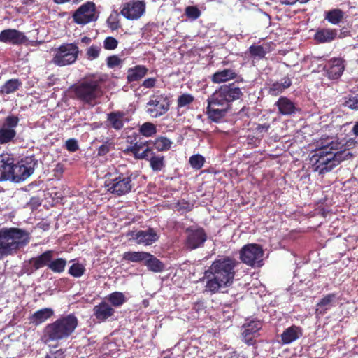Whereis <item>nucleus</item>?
Here are the masks:
<instances>
[{
    "label": "nucleus",
    "instance_id": "f704fd0d",
    "mask_svg": "<svg viewBox=\"0 0 358 358\" xmlns=\"http://www.w3.org/2000/svg\"><path fill=\"white\" fill-rule=\"evenodd\" d=\"M145 265L148 270L155 273H159L164 271V264L159 259L150 253V256L145 260Z\"/></svg>",
    "mask_w": 358,
    "mask_h": 358
},
{
    "label": "nucleus",
    "instance_id": "4d7b16f0",
    "mask_svg": "<svg viewBox=\"0 0 358 358\" xmlns=\"http://www.w3.org/2000/svg\"><path fill=\"white\" fill-rule=\"evenodd\" d=\"M157 82V79L155 78H149L145 79L143 83L142 86L145 88H152L155 86Z\"/></svg>",
    "mask_w": 358,
    "mask_h": 358
},
{
    "label": "nucleus",
    "instance_id": "5fc2aeb1",
    "mask_svg": "<svg viewBox=\"0 0 358 358\" xmlns=\"http://www.w3.org/2000/svg\"><path fill=\"white\" fill-rule=\"evenodd\" d=\"M65 148L68 151L75 152L79 149L78 141L74 138H69L65 142Z\"/></svg>",
    "mask_w": 358,
    "mask_h": 358
},
{
    "label": "nucleus",
    "instance_id": "c85d7f7f",
    "mask_svg": "<svg viewBox=\"0 0 358 358\" xmlns=\"http://www.w3.org/2000/svg\"><path fill=\"white\" fill-rule=\"evenodd\" d=\"M303 334L302 328L299 326L292 325L287 328L281 334V341L283 344H289Z\"/></svg>",
    "mask_w": 358,
    "mask_h": 358
},
{
    "label": "nucleus",
    "instance_id": "f03ea898",
    "mask_svg": "<svg viewBox=\"0 0 358 358\" xmlns=\"http://www.w3.org/2000/svg\"><path fill=\"white\" fill-rule=\"evenodd\" d=\"M239 265L240 262L230 256H222L215 259L204 272L206 291L215 294L223 292L222 289L231 287Z\"/></svg>",
    "mask_w": 358,
    "mask_h": 358
},
{
    "label": "nucleus",
    "instance_id": "423d86ee",
    "mask_svg": "<svg viewBox=\"0 0 358 358\" xmlns=\"http://www.w3.org/2000/svg\"><path fill=\"white\" fill-rule=\"evenodd\" d=\"M137 177L138 175L131 171H127L125 173H110L108 178L105 180V187L111 194L121 196L131 192L134 187V180Z\"/></svg>",
    "mask_w": 358,
    "mask_h": 358
},
{
    "label": "nucleus",
    "instance_id": "7ed1b4c3",
    "mask_svg": "<svg viewBox=\"0 0 358 358\" xmlns=\"http://www.w3.org/2000/svg\"><path fill=\"white\" fill-rule=\"evenodd\" d=\"M243 95L241 89L234 83L220 85L207 99L206 113L208 119L214 122H220L231 108V103Z\"/></svg>",
    "mask_w": 358,
    "mask_h": 358
},
{
    "label": "nucleus",
    "instance_id": "6e6552de",
    "mask_svg": "<svg viewBox=\"0 0 358 358\" xmlns=\"http://www.w3.org/2000/svg\"><path fill=\"white\" fill-rule=\"evenodd\" d=\"M171 106L169 96L166 94H155L150 97L145 105L146 113L152 118L159 117L166 114Z\"/></svg>",
    "mask_w": 358,
    "mask_h": 358
},
{
    "label": "nucleus",
    "instance_id": "2eb2a0df",
    "mask_svg": "<svg viewBox=\"0 0 358 358\" xmlns=\"http://www.w3.org/2000/svg\"><path fill=\"white\" fill-rule=\"evenodd\" d=\"M187 234L185 246L189 250H195L202 247L207 240V234L202 227L193 228L189 227L186 229Z\"/></svg>",
    "mask_w": 358,
    "mask_h": 358
},
{
    "label": "nucleus",
    "instance_id": "473e14b6",
    "mask_svg": "<svg viewBox=\"0 0 358 358\" xmlns=\"http://www.w3.org/2000/svg\"><path fill=\"white\" fill-rule=\"evenodd\" d=\"M336 298V294L332 293L324 296L316 305L315 313L317 315H324L326 311L331 306L332 303Z\"/></svg>",
    "mask_w": 358,
    "mask_h": 358
},
{
    "label": "nucleus",
    "instance_id": "ddd939ff",
    "mask_svg": "<svg viewBox=\"0 0 358 358\" xmlns=\"http://www.w3.org/2000/svg\"><path fill=\"white\" fill-rule=\"evenodd\" d=\"M145 9L143 0H130L122 4L120 14L128 20H138L145 14Z\"/></svg>",
    "mask_w": 358,
    "mask_h": 358
},
{
    "label": "nucleus",
    "instance_id": "de8ad7c7",
    "mask_svg": "<svg viewBox=\"0 0 358 358\" xmlns=\"http://www.w3.org/2000/svg\"><path fill=\"white\" fill-rule=\"evenodd\" d=\"M85 271V267L80 264H73L70 266L69 269V273L75 278H79L82 276Z\"/></svg>",
    "mask_w": 358,
    "mask_h": 358
},
{
    "label": "nucleus",
    "instance_id": "774afa93",
    "mask_svg": "<svg viewBox=\"0 0 358 358\" xmlns=\"http://www.w3.org/2000/svg\"><path fill=\"white\" fill-rule=\"evenodd\" d=\"M282 1L283 3H285L286 5H290L291 0H282Z\"/></svg>",
    "mask_w": 358,
    "mask_h": 358
},
{
    "label": "nucleus",
    "instance_id": "680f3d73",
    "mask_svg": "<svg viewBox=\"0 0 358 358\" xmlns=\"http://www.w3.org/2000/svg\"><path fill=\"white\" fill-rule=\"evenodd\" d=\"M203 302L200 301H197L194 303L193 308L195 309L196 311H199L201 309H203L204 307Z\"/></svg>",
    "mask_w": 358,
    "mask_h": 358
},
{
    "label": "nucleus",
    "instance_id": "f3484780",
    "mask_svg": "<svg viewBox=\"0 0 358 358\" xmlns=\"http://www.w3.org/2000/svg\"><path fill=\"white\" fill-rule=\"evenodd\" d=\"M28 41L24 33L15 29H7L0 32V42L19 45Z\"/></svg>",
    "mask_w": 358,
    "mask_h": 358
},
{
    "label": "nucleus",
    "instance_id": "39448f33",
    "mask_svg": "<svg viewBox=\"0 0 358 358\" xmlns=\"http://www.w3.org/2000/svg\"><path fill=\"white\" fill-rule=\"evenodd\" d=\"M78 325V320L74 314H68L47 324L43 329L46 342L58 341L68 338Z\"/></svg>",
    "mask_w": 358,
    "mask_h": 358
},
{
    "label": "nucleus",
    "instance_id": "603ef678",
    "mask_svg": "<svg viewBox=\"0 0 358 358\" xmlns=\"http://www.w3.org/2000/svg\"><path fill=\"white\" fill-rule=\"evenodd\" d=\"M106 62L107 66L109 68L113 69L120 66L122 64V61L118 56L112 55L107 57Z\"/></svg>",
    "mask_w": 358,
    "mask_h": 358
},
{
    "label": "nucleus",
    "instance_id": "052dcab7",
    "mask_svg": "<svg viewBox=\"0 0 358 358\" xmlns=\"http://www.w3.org/2000/svg\"><path fill=\"white\" fill-rule=\"evenodd\" d=\"M65 352L66 350L61 348L56 351L51 352V353L53 355V358H64Z\"/></svg>",
    "mask_w": 358,
    "mask_h": 358
},
{
    "label": "nucleus",
    "instance_id": "f8f14e48",
    "mask_svg": "<svg viewBox=\"0 0 358 358\" xmlns=\"http://www.w3.org/2000/svg\"><path fill=\"white\" fill-rule=\"evenodd\" d=\"M73 22L77 24L85 25L98 19L95 3L87 1L82 4L72 15Z\"/></svg>",
    "mask_w": 358,
    "mask_h": 358
},
{
    "label": "nucleus",
    "instance_id": "1a4fd4ad",
    "mask_svg": "<svg viewBox=\"0 0 358 358\" xmlns=\"http://www.w3.org/2000/svg\"><path fill=\"white\" fill-rule=\"evenodd\" d=\"M240 259L248 266H261L263 261L262 247L256 243L245 245L240 250Z\"/></svg>",
    "mask_w": 358,
    "mask_h": 358
},
{
    "label": "nucleus",
    "instance_id": "864d4df0",
    "mask_svg": "<svg viewBox=\"0 0 358 358\" xmlns=\"http://www.w3.org/2000/svg\"><path fill=\"white\" fill-rule=\"evenodd\" d=\"M100 51L101 48L99 47L96 45L90 46L87 51V55L88 59L92 60L95 59L99 57Z\"/></svg>",
    "mask_w": 358,
    "mask_h": 358
},
{
    "label": "nucleus",
    "instance_id": "a19ab883",
    "mask_svg": "<svg viewBox=\"0 0 358 358\" xmlns=\"http://www.w3.org/2000/svg\"><path fill=\"white\" fill-rule=\"evenodd\" d=\"M107 299L110 303V306L114 307H120L127 301L125 296L120 292L110 294Z\"/></svg>",
    "mask_w": 358,
    "mask_h": 358
},
{
    "label": "nucleus",
    "instance_id": "bb28decb",
    "mask_svg": "<svg viewBox=\"0 0 358 358\" xmlns=\"http://www.w3.org/2000/svg\"><path fill=\"white\" fill-rule=\"evenodd\" d=\"M238 73L233 69H225L215 72L210 76V80L213 83H222L236 78Z\"/></svg>",
    "mask_w": 358,
    "mask_h": 358
},
{
    "label": "nucleus",
    "instance_id": "37998d69",
    "mask_svg": "<svg viewBox=\"0 0 358 358\" xmlns=\"http://www.w3.org/2000/svg\"><path fill=\"white\" fill-rule=\"evenodd\" d=\"M108 27L112 31H116L121 27L119 13H113L107 19Z\"/></svg>",
    "mask_w": 358,
    "mask_h": 358
},
{
    "label": "nucleus",
    "instance_id": "aec40b11",
    "mask_svg": "<svg viewBox=\"0 0 358 358\" xmlns=\"http://www.w3.org/2000/svg\"><path fill=\"white\" fill-rule=\"evenodd\" d=\"M132 238L136 240L138 244L150 245L155 243L159 239V235L153 228L149 227L146 230H139L137 232H131L129 234Z\"/></svg>",
    "mask_w": 358,
    "mask_h": 358
},
{
    "label": "nucleus",
    "instance_id": "338daca9",
    "mask_svg": "<svg viewBox=\"0 0 358 358\" xmlns=\"http://www.w3.org/2000/svg\"><path fill=\"white\" fill-rule=\"evenodd\" d=\"M33 3V0H25L24 3L27 4V5H29L31 3Z\"/></svg>",
    "mask_w": 358,
    "mask_h": 358
},
{
    "label": "nucleus",
    "instance_id": "72a5a7b5",
    "mask_svg": "<svg viewBox=\"0 0 358 358\" xmlns=\"http://www.w3.org/2000/svg\"><path fill=\"white\" fill-rule=\"evenodd\" d=\"M324 20L334 25L338 24L344 18V12L339 8H334L324 13Z\"/></svg>",
    "mask_w": 358,
    "mask_h": 358
},
{
    "label": "nucleus",
    "instance_id": "2f4dec72",
    "mask_svg": "<svg viewBox=\"0 0 358 358\" xmlns=\"http://www.w3.org/2000/svg\"><path fill=\"white\" fill-rule=\"evenodd\" d=\"M54 252L51 250H48L41 255L32 257V262L35 268L40 269L43 267L46 266L48 268L50 261L53 257Z\"/></svg>",
    "mask_w": 358,
    "mask_h": 358
},
{
    "label": "nucleus",
    "instance_id": "a211bd4d",
    "mask_svg": "<svg viewBox=\"0 0 358 358\" xmlns=\"http://www.w3.org/2000/svg\"><path fill=\"white\" fill-rule=\"evenodd\" d=\"M262 324L259 320H251L243 325L242 333L243 341L248 345H254L256 343L255 338L259 336V331Z\"/></svg>",
    "mask_w": 358,
    "mask_h": 358
},
{
    "label": "nucleus",
    "instance_id": "0e129e2a",
    "mask_svg": "<svg viewBox=\"0 0 358 358\" xmlns=\"http://www.w3.org/2000/svg\"><path fill=\"white\" fill-rule=\"evenodd\" d=\"M310 0H291L290 5L295 4L297 1H299L300 3H306Z\"/></svg>",
    "mask_w": 358,
    "mask_h": 358
},
{
    "label": "nucleus",
    "instance_id": "3c124183",
    "mask_svg": "<svg viewBox=\"0 0 358 358\" xmlns=\"http://www.w3.org/2000/svg\"><path fill=\"white\" fill-rule=\"evenodd\" d=\"M37 270H38V269L35 268L34 266V264H33L31 258L29 261L24 262L22 267V271L28 275L33 274Z\"/></svg>",
    "mask_w": 358,
    "mask_h": 358
},
{
    "label": "nucleus",
    "instance_id": "9b49d317",
    "mask_svg": "<svg viewBox=\"0 0 358 358\" xmlns=\"http://www.w3.org/2000/svg\"><path fill=\"white\" fill-rule=\"evenodd\" d=\"M35 164L34 160L29 157L22 159L17 164L13 162L9 180L19 182L26 180L34 173Z\"/></svg>",
    "mask_w": 358,
    "mask_h": 358
},
{
    "label": "nucleus",
    "instance_id": "58836bf2",
    "mask_svg": "<svg viewBox=\"0 0 358 358\" xmlns=\"http://www.w3.org/2000/svg\"><path fill=\"white\" fill-rule=\"evenodd\" d=\"M67 261L64 258L51 259L49 263L48 269L55 273H62L66 268Z\"/></svg>",
    "mask_w": 358,
    "mask_h": 358
},
{
    "label": "nucleus",
    "instance_id": "13d9d810",
    "mask_svg": "<svg viewBox=\"0 0 358 358\" xmlns=\"http://www.w3.org/2000/svg\"><path fill=\"white\" fill-rule=\"evenodd\" d=\"M270 128V124L268 123H265L263 124H257V126L255 128L256 132L258 134H264L265 133H267Z\"/></svg>",
    "mask_w": 358,
    "mask_h": 358
},
{
    "label": "nucleus",
    "instance_id": "bf43d9fd",
    "mask_svg": "<svg viewBox=\"0 0 358 358\" xmlns=\"http://www.w3.org/2000/svg\"><path fill=\"white\" fill-rule=\"evenodd\" d=\"M224 358H248V357L243 354H241L237 351H233L227 353Z\"/></svg>",
    "mask_w": 358,
    "mask_h": 358
},
{
    "label": "nucleus",
    "instance_id": "c03bdc74",
    "mask_svg": "<svg viewBox=\"0 0 358 358\" xmlns=\"http://www.w3.org/2000/svg\"><path fill=\"white\" fill-rule=\"evenodd\" d=\"M189 163L193 169L199 170L205 163V158L199 154L193 155L189 157Z\"/></svg>",
    "mask_w": 358,
    "mask_h": 358
},
{
    "label": "nucleus",
    "instance_id": "49530a36",
    "mask_svg": "<svg viewBox=\"0 0 358 358\" xmlns=\"http://www.w3.org/2000/svg\"><path fill=\"white\" fill-rule=\"evenodd\" d=\"M185 15L190 20H195L201 16L200 10L194 6H189L185 8Z\"/></svg>",
    "mask_w": 358,
    "mask_h": 358
},
{
    "label": "nucleus",
    "instance_id": "4be33fe9",
    "mask_svg": "<svg viewBox=\"0 0 358 358\" xmlns=\"http://www.w3.org/2000/svg\"><path fill=\"white\" fill-rule=\"evenodd\" d=\"M338 37V31L336 29L320 27L315 31L313 36L314 41L318 44L329 43Z\"/></svg>",
    "mask_w": 358,
    "mask_h": 358
},
{
    "label": "nucleus",
    "instance_id": "a878e982",
    "mask_svg": "<svg viewBox=\"0 0 358 358\" xmlns=\"http://www.w3.org/2000/svg\"><path fill=\"white\" fill-rule=\"evenodd\" d=\"M14 159L8 154L0 155V181L10 180Z\"/></svg>",
    "mask_w": 358,
    "mask_h": 358
},
{
    "label": "nucleus",
    "instance_id": "412c9836",
    "mask_svg": "<svg viewBox=\"0 0 358 358\" xmlns=\"http://www.w3.org/2000/svg\"><path fill=\"white\" fill-rule=\"evenodd\" d=\"M125 122H128L129 119L126 117V113L124 111L116 110L107 114L108 127L120 131L123 129Z\"/></svg>",
    "mask_w": 358,
    "mask_h": 358
},
{
    "label": "nucleus",
    "instance_id": "dca6fc26",
    "mask_svg": "<svg viewBox=\"0 0 358 358\" xmlns=\"http://www.w3.org/2000/svg\"><path fill=\"white\" fill-rule=\"evenodd\" d=\"M345 61L342 58H331L324 66L327 77L330 80H338L345 70Z\"/></svg>",
    "mask_w": 358,
    "mask_h": 358
},
{
    "label": "nucleus",
    "instance_id": "4468645a",
    "mask_svg": "<svg viewBox=\"0 0 358 358\" xmlns=\"http://www.w3.org/2000/svg\"><path fill=\"white\" fill-rule=\"evenodd\" d=\"M17 116L10 115L7 116L0 127V144H6L13 141L17 132L15 128L19 124Z\"/></svg>",
    "mask_w": 358,
    "mask_h": 358
},
{
    "label": "nucleus",
    "instance_id": "7c9ffc66",
    "mask_svg": "<svg viewBox=\"0 0 358 358\" xmlns=\"http://www.w3.org/2000/svg\"><path fill=\"white\" fill-rule=\"evenodd\" d=\"M148 69L143 65H136L127 71V80L128 83L137 82L148 73Z\"/></svg>",
    "mask_w": 358,
    "mask_h": 358
},
{
    "label": "nucleus",
    "instance_id": "79ce46f5",
    "mask_svg": "<svg viewBox=\"0 0 358 358\" xmlns=\"http://www.w3.org/2000/svg\"><path fill=\"white\" fill-rule=\"evenodd\" d=\"M140 134L145 137H151L156 134L157 130L155 124L146 122L140 126L138 129Z\"/></svg>",
    "mask_w": 358,
    "mask_h": 358
},
{
    "label": "nucleus",
    "instance_id": "6ab92c4d",
    "mask_svg": "<svg viewBox=\"0 0 358 358\" xmlns=\"http://www.w3.org/2000/svg\"><path fill=\"white\" fill-rule=\"evenodd\" d=\"M131 145L128 146L125 150V153H131L136 159H148V155L151 152L152 147H150V141L130 142Z\"/></svg>",
    "mask_w": 358,
    "mask_h": 358
},
{
    "label": "nucleus",
    "instance_id": "cd10ccee",
    "mask_svg": "<svg viewBox=\"0 0 358 358\" xmlns=\"http://www.w3.org/2000/svg\"><path fill=\"white\" fill-rule=\"evenodd\" d=\"M53 315L54 310L51 308H45L34 313L29 316V320L31 324L38 326L50 319Z\"/></svg>",
    "mask_w": 358,
    "mask_h": 358
},
{
    "label": "nucleus",
    "instance_id": "c756f323",
    "mask_svg": "<svg viewBox=\"0 0 358 358\" xmlns=\"http://www.w3.org/2000/svg\"><path fill=\"white\" fill-rule=\"evenodd\" d=\"M150 162L151 169L155 172H159L164 169L165 167V157L160 154H156L153 148H151V152L148 155V159H145Z\"/></svg>",
    "mask_w": 358,
    "mask_h": 358
},
{
    "label": "nucleus",
    "instance_id": "5701e85b",
    "mask_svg": "<svg viewBox=\"0 0 358 358\" xmlns=\"http://www.w3.org/2000/svg\"><path fill=\"white\" fill-rule=\"evenodd\" d=\"M115 313V309L106 301H101L93 308V315L99 322H105L113 316Z\"/></svg>",
    "mask_w": 358,
    "mask_h": 358
},
{
    "label": "nucleus",
    "instance_id": "09e8293b",
    "mask_svg": "<svg viewBox=\"0 0 358 358\" xmlns=\"http://www.w3.org/2000/svg\"><path fill=\"white\" fill-rule=\"evenodd\" d=\"M344 105L351 110H358V94L355 96H350L345 100Z\"/></svg>",
    "mask_w": 358,
    "mask_h": 358
},
{
    "label": "nucleus",
    "instance_id": "e433bc0d",
    "mask_svg": "<svg viewBox=\"0 0 358 358\" xmlns=\"http://www.w3.org/2000/svg\"><path fill=\"white\" fill-rule=\"evenodd\" d=\"M150 144H152L154 148L159 152L167 151L171 148L172 142L168 138L164 136H159L156 138L154 141H150Z\"/></svg>",
    "mask_w": 358,
    "mask_h": 358
},
{
    "label": "nucleus",
    "instance_id": "9d476101",
    "mask_svg": "<svg viewBox=\"0 0 358 358\" xmlns=\"http://www.w3.org/2000/svg\"><path fill=\"white\" fill-rule=\"evenodd\" d=\"M78 52V47L76 45L73 43L63 44L57 49L52 62L59 66L71 64L77 59Z\"/></svg>",
    "mask_w": 358,
    "mask_h": 358
},
{
    "label": "nucleus",
    "instance_id": "4c0bfd02",
    "mask_svg": "<svg viewBox=\"0 0 358 358\" xmlns=\"http://www.w3.org/2000/svg\"><path fill=\"white\" fill-rule=\"evenodd\" d=\"M21 84L22 83L19 79H10L0 87V94H9L10 93H13L18 90Z\"/></svg>",
    "mask_w": 358,
    "mask_h": 358
},
{
    "label": "nucleus",
    "instance_id": "e2e57ef3",
    "mask_svg": "<svg viewBox=\"0 0 358 358\" xmlns=\"http://www.w3.org/2000/svg\"><path fill=\"white\" fill-rule=\"evenodd\" d=\"M178 206H180V209H185L188 211L191 210V208L189 207V203L187 202H183V203H178Z\"/></svg>",
    "mask_w": 358,
    "mask_h": 358
},
{
    "label": "nucleus",
    "instance_id": "393cba45",
    "mask_svg": "<svg viewBox=\"0 0 358 358\" xmlns=\"http://www.w3.org/2000/svg\"><path fill=\"white\" fill-rule=\"evenodd\" d=\"M292 81L289 76H285L280 82L276 81L268 84L267 87L268 94L273 96H277L282 94L285 90L292 86Z\"/></svg>",
    "mask_w": 358,
    "mask_h": 358
},
{
    "label": "nucleus",
    "instance_id": "69168bd1",
    "mask_svg": "<svg viewBox=\"0 0 358 358\" xmlns=\"http://www.w3.org/2000/svg\"><path fill=\"white\" fill-rule=\"evenodd\" d=\"M352 132L355 136H358V122L353 126Z\"/></svg>",
    "mask_w": 358,
    "mask_h": 358
},
{
    "label": "nucleus",
    "instance_id": "f257e3e1",
    "mask_svg": "<svg viewBox=\"0 0 358 358\" xmlns=\"http://www.w3.org/2000/svg\"><path fill=\"white\" fill-rule=\"evenodd\" d=\"M317 143L319 148L310 157V164L313 171L319 174L330 172L341 162L349 159L353 156L348 150L345 148L342 150L344 145L334 137L322 138Z\"/></svg>",
    "mask_w": 358,
    "mask_h": 358
},
{
    "label": "nucleus",
    "instance_id": "20e7f679",
    "mask_svg": "<svg viewBox=\"0 0 358 358\" xmlns=\"http://www.w3.org/2000/svg\"><path fill=\"white\" fill-rule=\"evenodd\" d=\"M31 238V234L18 227L0 229V259L16 255L27 246Z\"/></svg>",
    "mask_w": 358,
    "mask_h": 358
},
{
    "label": "nucleus",
    "instance_id": "8fccbe9b",
    "mask_svg": "<svg viewBox=\"0 0 358 358\" xmlns=\"http://www.w3.org/2000/svg\"><path fill=\"white\" fill-rule=\"evenodd\" d=\"M118 45V41L116 38L112 36H108L103 41V48L108 50H115Z\"/></svg>",
    "mask_w": 358,
    "mask_h": 358
},
{
    "label": "nucleus",
    "instance_id": "6e6d98bb",
    "mask_svg": "<svg viewBox=\"0 0 358 358\" xmlns=\"http://www.w3.org/2000/svg\"><path fill=\"white\" fill-rule=\"evenodd\" d=\"M110 147V143H109L108 142L104 143L103 144H102L101 145H100L99 147L97 155L99 156L106 155L107 153L109 152Z\"/></svg>",
    "mask_w": 358,
    "mask_h": 358
},
{
    "label": "nucleus",
    "instance_id": "c9c22d12",
    "mask_svg": "<svg viewBox=\"0 0 358 358\" xmlns=\"http://www.w3.org/2000/svg\"><path fill=\"white\" fill-rule=\"evenodd\" d=\"M150 256L149 252H125L122 255V259L131 262H141L145 261Z\"/></svg>",
    "mask_w": 358,
    "mask_h": 358
},
{
    "label": "nucleus",
    "instance_id": "ea45409f",
    "mask_svg": "<svg viewBox=\"0 0 358 358\" xmlns=\"http://www.w3.org/2000/svg\"><path fill=\"white\" fill-rule=\"evenodd\" d=\"M248 52L251 58L259 61L265 57L267 51L262 45H252L248 48Z\"/></svg>",
    "mask_w": 358,
    "mask_h": 358
},
{
    "label": "nucleus",
    "instance_id": "b1692460",
    "mask_svg": "<svg viewBox=\"0 0 358 358\" xmlns=\"http://www.w3.org/2000/svg\"><path fill=\"white\" fill-rule=\"evenodd\" d=\"M275 106L278 108V113L282 115H290L299 110L296 103L287 96H280Z\"/></svg>",
    "mask_w": 358,
    "mask_h": 358
},
{
    "label": "nucleus",
    "instance_id": "a18cd8bd",
    "mask_svg": "<svg viewBox=\"0 0 358 358\" xmlns=\"http://www.w3.org/2000/svg\"><path fill=\"white\" fill-rule=\"evenodd\" d=\"M194 100V97L190 94H182L177 99L178 108H183L191 104Z\"/></svg>",
    "mask_w": 358,
    "mask_h": 358
},
{
    "label": "nucleus",
    "instance_id": "0eeeda50",
    "mask_svg": "<svg viewBox=\"0 0 358 358\" xmlns=\"http://www.w3.org/2000/svg\"><path fill=\"white\" fill-rule=\"evenodd\" d=\"M76 98L88 104H94L96 99L102 95L100 82L96 80H85L74 88Z\"/></svg>",
    "mask_w": 358,
    "mask_h": 358
}]
</instances>
